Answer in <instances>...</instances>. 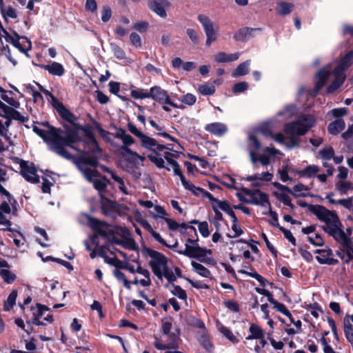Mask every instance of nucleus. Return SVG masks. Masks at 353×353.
I'll return each instance as SVG.
<instances>
[{
  "instance_id": "nucleus-17",
  "label": "nucleus",
  "mask_w": 353,
  "mask_h": 353,
  "mask_svg": "<svg viewBox=\"0 0 353 353\" xmlns=\"http://www.w3.org/2000/svg\"><path fill=\"white\" fill-rule=\"evenodd\" d=\"M150 98L162 105H164L165 101H167V99L170 97L168 92L162 89L160 86L155 85L152 87L150 89Z\"/></svg>"
},
{
  "instance_id": "nucleus-12",
  "label": "nucleus",
  "mask_w": 353,
  "mask_h": 353,
  "mask_svg": "<svg viewBox=\"0 0 353 353\" xmlns=\"http://www.w3.org/2000/svg\"><path fill=\"white\" fill-rule=\"evenodd\" d=\"M331 71L327 70L325 67L320 69L315 75L316 81L314 89L311 91V95L315 97L317 95L319 92L324 87L326 84L328 79L331 75Z\"/></svg>"
},
{
  "instance_id": "nucleus-7",
  "label": "nucleus",
  "mask_w": 353,
  "mask_h": 353,
  "mask_svg": "<svg viewBox=\"0 0 353 353\" xmlns=\"http://www.w3.org/2000/svg\"><path fill=\"white\" fill-rule=\"evenodd\" d=\"M241 190L245 195L250 196L251 199H247L240 193H237L236 196L241 201L262 207L265 206V204L270 206L268 194L262 192L260 189L250 190L246 188H242Z\"/></svg>"
},
{
  "instance_id": "nucleus-53",
  "label": "nucleus",
  "mask_w": 353,
  "mask_h": 353,
  "mask_svg": "<svg viewBox=\"0 0 353 353\" xmlns=\"http://www.w3.org/2000/svg\"><path fill=\"white\" fill-rule=\"evenodd\" d=\"M131 96L136 99H143L150 98V92L145 91L143 89L132 90Z\"/></svg>"
},
{
  "instance_id": "nucleus-18",
  "label": "nucleus",
  "mask_w": 353,
  "mask_h": 353,
  "mask_svg": "<svg viewBox=\"0 0 353 353\" xmlns=\"http://www.w3.org/2000/svg\"><path fill=\"white\" fill-rule=\"evenodd\" d=\"M168 4L169 3L166 0H151L148 1L149 8L163 18L167 16L165 7L168 6Z\"/></svg>"
},
{
  "instance_id": "nucleus-14",
  "label": "nucleus",
  "mask_w": 353,
  "mask_h": 353,
  "mask_svg": "<svg viewBox=\"0 0 353 353\" xmlns=\"http://www.w3.org/2000/svg\"><path fill=\"white\" fill-rule=\"evenodd\" d=\"M101 210L103 214L109 216L112 212H119L121 205L116 201H112L105 195H101Z\"/></svg>"
},
{
  "instance_id": "nucleus-28",
  "label": "nucleus",
  "mask_w": 353,
  "mask_h": 353,
  "mask_svg": "<svg viewBox=\"0 0 353 353\" xmlns=\"http://www.w3.org/2000/svg\"><path fill=\"white\" fill-rule=\"evenodd\" d=\"M141 146L144 148H146L152 152H153L157 156H161V154L155 149L156 145H157V141L156 139L150 137L147 135H144L141 139Z\"/></svg>"
},
{
  "instance_id": "nucleus-30",
  "label": "nucleus",
  "mask_w": 353,
  "mask_h": 353,
  "mask_svg": "<svg viewBox=\"0 0 353 353\" xmlns=\"http://www.w3.org/2000/svg\"><path fill=\"white\" fill-rule=\"evenodd\" d=\"M0 12L3 19L8 22V18L17 19V14L16 10L11 6L6 9L3 0H0Z\"/></svg>"
},
{
  "instance_id": "nucleus-16",
  "label": "nucleus",
  "mask_w": 353,
  "mask_h": 353,
  "mask_svg": "<svg viewBox=\"0 0 353 353\" xmlns=\"http://www.w3.org/2000/svg\"><path fill=\"white\" fill-rule=\"evenodd\" d=\"M353 64V50L349 51L341 59L339 64L334 68L336 73L345 74L343 72Z\"/></svg>"
},
{
  "instance_id": "nucleus-63",
  "label": "nucleus",
  "mask_w": 353,
  "mask_h": 353,
  "mask_svg": "<svg viewBox=\"0 0 353 353\" xmlns=\"http://www.w3.org/2000/svg\"><path fill=\"white\" fill-rule=\"evenodd\" d=\"M83 172L85 174L86 179L90 182L92 183L93 181H94L96 179H94V177L99 176L100 175L98 170L96 169H90V168H86L83 170Z\"/></svg>"
},
{
  "instance_id": "nucleus-31",
  "label": "nucleus",
  "mask_w": 353,
  "mask_h": 353,
  "mask_svg": "<svg viewBox=\"0 0 353 353\" xmlns=\"http://www.w3.org/2000/svg\"><path fill=\"white\" fill-rule=\"evenodd\" d=\"M139 223L141 226L145 230H146L157 241H158L159 243H165V239L162 238L159 233L153 230L152 227L146 219H141Z\"/></svg>"
},
{
  "instance_id": "nucleus-2",
  "label": "nucleus",
  "mask_w": 353,
  "mask_h": 353,
  "mask_svg": "<svg viewBox=\"0 0 353 353\" xmlns=\"http://www.w3.org/2000/svg\"><path fill=\"white\" fill-rule=\"evenodd\" d=\"M315 124L316 119L312 114H303L299 119L286 123L283 128L284 132L291 136L287 144L288 147L289 148L299 147L300 140L294 136L305 135Z\"/></svg>"
},
{
  "instance_id": "nucleus-8",
  "label": "nucleus",
  "mask_w": 353,
  "mask_h": 353,
  "mask_svg": "<svg viewBox=\"0 0 353 353\" xmlns=\"http://www.w3.org/2000/svg\"><path fill=\"white\" fill-rule=\"evenodd\" d=\"M21 175L28 182L37 184L40 182L39 176L37 174V168L34 163H28V161L21 159L19 161Z\"/></svg>"
},
{
  "instance_id": "nucleus-56",
  "label": "nucleus",
  "mask_w": 353,
  "mask_h": 353,
  "mask_svg": "<svg viewBox=\"0 0 353 353\" xmlns=\"http://www.w3.org/2000/svg\"><path fill=\"white\" fill-rule=\"evenodd\" d=\"M319 155L323 160H331L334 158V150L332 147L325 148L319 152Z\"/></svg>"
},
{
  "instance_id": "nucleus-54",
  "label": "nucleus",
  "mask_w": 353,
  "mask_h": 353,
  "mask_svg": "<svg viewBox=\"0 0 353 353\" xmlns=\"http://www.w3.org/2000/svg\"><path fill=\"white\" fill-rule=\"evenodd\" d=\"M172 317L171 316L163 318L161 319V330L164 335L170 334L172 326Z\"/></svg>"
},
{
  "instance_id": "nucleus-48",
  "label": "nucleus",
  "mask_w": 353,
  "mask_h": 353,
  "mask_svg": "<svg viewBox=\"0 0 353 353\" xmlns=\"http://www.w3.org/2000/svg\"><path fill=\"white\" fill-rule=\"evenodd\" d=\"M8 179V176L6 170L0 168V194L5 196H10V192L3 187L1 183L7 181Z\"/></svg>"
},
{
  "instance_id": "nucleus-45",
  "label": "nucleus",
  "mask_w": 353,
  "mask_h": 353,
  "mask_svg": "<svg viewBox=\"0 0 353 353\" xmlns=\"http://www.w3.org/2000/svg\"><path fill=\"white\" fill-rule=\"evenodd\" d=\"M172 166L173 168L174 175L179 176L183 186L186 187L187 185H189L188 181L185 179L184 174H183L179 163L177 161L176 163H173Z\"/></svg>"
},
{
  "instance_id": "nucleus-19",
  "label": "nucleus",
  "mask_w": 353,
  "mask_h": 353,
  "mask_svg": "<svg viewBox=\"0 0 353 353\" xmlns=\"http://www.w3.org/2000/svg\"><path fill=\"white\" fill-rule=\"evenodd\" d=\"M204 130L216 137H222L228 131L227 125L223 123L214 122L206 124Z\"/></svg>"
},
{
  "instance_id": "nucleus-15",
  "label": "nucleus",
  "mask_w": 353,
  "mask_h": 353,
  "mask_svg": "<svg viewBox=\"0 0 353 353\" xmlns=\"http://www.w3.org/2000/svg\"><path fill=\"white\" fill-rule=\"evenodd\" d=\"M110 127L117 130L114 134H112L114 138L121 139L123 142L122 146H130L135 143L134 138L126 133V131L122 128L117 127L114 124H111Z\"/></svg>"
},
{
  "instance_id": "nucleus-52",
  "label": "nucleus",
  "mask_w": 353,
  "mask_h": 353,
  "mask_svg": "<svg viewBox=\"0 0 353 353\" xmlns=\"http://www.w3.org/2000/svg\"><path fill=\"white\" fill-rule=\"evenodd\" d=\"M172 287L173 288V290H171V293L173 295L177 296L181 300L187 299V293L181 286L172 283Z\"/></svg>"
},
{
  "instance_id": "nucleus-27",
  "label": "nucleus",
  "mask_w": 353,
  "mask_h": 353,
  "mask_svg": "<svg viewBox=\"0 0 353 353\" xmlns=\"http://www.w3.org/2000/svg\"><path fill=\"white\" fill-rule=\"evenodd\" d=\"M239 52L226 54L224 52H220L215 54L214 60L216 63H219L232 62L237 60L239 57Z\"/></svg>"
},
{
  "instance_id": "nucleus-44",
  "label": "nucleus",
  "mask_w": 353,
  "mask_h": 353,
  "mask_svg": "<svg viewBox=\"0 0 353 353\" xmlns=\"http://www.w3.org/2000/svg\"><path fill=\"white\" fill-rule=\"evenodd\" d=\"M0 276L2 277L4 282L8 284L12 283L17 279L15 274L6 269L0 270Z\"/></svg>"
},
{
  "instance_id": "nucleus-13",
  "label": "nucleus",
  "mask_w": 353,
  "mask_h": 353,
  "mask_svg": "<svg viewBox=\"0 0 353 353\" xmlns=\"http://www.w3.org/2000/svg\"><path fill=\"white\" fill-rule=\"evenodd\" d=\"M297 204L300 207L307 208L310 212L314 214L316 216V218L321 221L324 220L325 217L330 212V210L327 209L323 205L308 204L306 201L303 200L298 201Z\"/></svg>"
},
{
  "instance_id": "nucleus-23",
  "label": "nucleus",
  "mask_w": 353,
  "mask_h": 353,
  "mask_svg": "<svg viewBox=\"0 0 353 353\" xmlns=\"http://www.w3.org/2000/svg\"><path fill=\"white\" fill-rule=\"evenodd\" d=\"M333 74L334 79L325 90L327 94L334 93L343 84L344 81H345L346 77L345 74L336 73L334 71H333Z\"/></svg>"
},
{
  "instance_id": "nucleus-49",
  "label": "nucleus",
  "mask_w": 353,
  "mask_h": 353,
  "mask_svg": "<svg viewBox=\"0 0 353 353\" xmlns=\"http://www.w3.org/2000/svg\"><path fill=\"white\" fill-rule=\"evenodd\" d=\"M110 48L114 54V56L119 60H123L126 58L125 51L117 44L110 43Z\"/></svg>"
},
{
  "instance_id": "nucleus-61",
  "label": "nucleus",
  "mask_w": 353,
  "mask_h": 353,
  "mask_svg": "<svg viewBox=\"0 0 353 353\" xmlns=\"http://www.w3.org/2000/svg\"><path fill=\"white\" fill-rule=\"evenodd\" d=\"M46 97H49L52 106L57 110L63 103L59 101V99L49 90L45 94Z\"/></svg>"
},
{
  "instance_id": "nucleus-50",
  "label": "nucleus",
  "mask_w": 353,
  "mask_h": 353,
  "mask_svg": "<svg viewBox=\"0 0 353 353\" xmlns=\"http://www.w3.org/2000/svg\"><path fill=\"white\" fill-rule=\"evenodd\" d=\"M219 331L223 335L233 343H239V340L233 334L232 331L224 325L219 327Z\"/></svg>"
},
{
  "instance_id": "nucleus-36",
  "label": "nucleus",
  "mask_w": 353,
  "mask_h": 353,
  "mask_svg": "<svg viewBox=\"0 0 353 353\" xmlns=\"http://www.w3.org/2000/svg\"><path fill=\"white\" fill-rule=\"evenodd\" d=\"M94 128L97 132H99L101 137L107 143H109L110 144H112L113 141L110 137V135H112V133L104 130L100 123L94 121Z\"/></svg>"
},
{
  "instance_id": "nucleus-41",
  "label": "nucleus",
  "mask_w": 353,
  "mask_h": 353,
  "mask_svg": "<svg viewBox=\"0 0 353 353\" xmlns=\"http://www.w3.org/2000/svg\"><path fill=\"white\" fill-rule=\"evenodd\" d=\"M259 173H256L251 176H248L246 177V180L248 181H271L273 177V174L270 173L269 172H263V177H260Z\"/></svg>"
},
{
  "instance_id": "nucleus-25",
  "label": "nucleus",
  "mask_w": 353,
  "mask_h": 353,
  "mask_svg": "<svg viewBox=\"0 0 353 353\" xmlns=\"http://www.w3.org/2000/svg\"><path fill=\"white\" fill-rule=\"evenodd\" d=\"M345 128V121L343 119H339L328 124L327 132L332 135H338Z\"/></svg>"
},
{
  "instance_id": "nucleus-21",
  "label": "nucleus",
  "mask_w": 353,
  "mask_h": 353,
  "mask_svg": "<svg viewBox=\"0 0 353 353\" xmlns=\"http://www.w3.org/2000/svg\"><path fill=\"white\" fill-rule=\"evenodd\" d=\"M82 132H83L85 137L89 139L90 140L91 143L94 145V148L91 149V152L93 154H101V153L102 152V149L99 145V143L94 137L91 126L90 125H83Z\"/></svg>"
},
{
  "instance_id": "nucleus-24",
  "label": "nucleus",
  "mask_w": 353,
  "mask_h": 353,
  "mask_svg": "<svg viewBox=\"0 0 353 353\" xmlns=\"http://www.w3.org/2000/svg\"><path fill=\"white\" fill-rule=\"evenodd\" d=\"M79 163L90 165L94 168L99 166V158L96 156H91L88 152L83 151L82 155L78 159Z\"/></svg>"
},
{
  "instance_id": "nucleus-5",
  "label": "nucleus",
  "mask_w": 353,
  "mask_h": 353,
  "mask_svg": "<svg viewBox=\"0 0 353 353\" xmlns=\"http://www.w3.org/2000/svg\"><path fill=\"white\" fill-rule=\"evenodd\" d=\"M88 222L89 227L95 233L106 238L111 243L118 245L117 241L120 239L116 236L117 230H109L110 225L108 223L92 216L88 217ZM116 228L117 229V227Z\"/></svg>"
},
{
  "instance_id": "nucleus-22",
  "label": "nucleus",
  "mask_w": 353,
  "mask_h": 353,
  "mask_svg": "<svg viewBox=\"0 0 353 353\" xmlns=\"http://www.w3.org/2000/svg\"><path fill=\"white\" fill-rule=\"evenodd\" d=\"M292 172L295 173L299 177L314 178L319 172V167L316 165H308L303 170L292 169Z\"/></svg>"
},
{
  "instance_id": "nucleus-32",
  "label": "nucleus",
  "mask_w": 353,
  "mask_h": 353,
  "mask_svg": "<svg viewBox=\"0 0 353 353\" xmlns=\"http://www.w3.org/2000/svg\"><path fill=\"white\" fill-rule=\"evenodd\" d=\"M261 31V28H242L239 29L233 36V38L236 41H245L248 40V32L250 31Z\"/></svg>"
},
{
  "instance_id": "nucleus-60",
  "label": "nucleus",
  "mask_w": 353,
  "mask_h": 353,
  "mask_svg": "<svg viewBox=\"0 0 353 353\" xmlns=\"http://www.w3.org/2000/svg\"><path fill=\"white\" fill-rule=\"evenodd\" d=\"M273 194L279 201H281L286 206L292 203L291 199L288 194H286V192L281 193L274 192Z\"/></svg>"
},
{
  "instance_id": "nucleus-59",
  "label": "nucleus",
  "mask_w": 353,
  "mask_h": 353,
  "mask_svg": "<svg viewBox=\"0 0 353 353\" xmlns=\"http://www.w3.org/2000/svg\"><path fill=\"white\" fill-rule=\"evenodd\" d=\"M348 110L347 108H339L332 109L330 113L336 119H342L343 117L347 115Z\"/></svg>"
},
{
  "instance_id": "nucleus-9",
  "label": "nucleus",
  "mask_w": 353,
  "mask_h": 353,
  "mask_svg": "<svg viewBox=\"0 0 353 353\" xmlns=\"http://www.w3.org/2000/svg\"><path fill=\"white\" fill-rule=\"evenodd\" d=\"M197 19L202 25L206 35L205 44L210 46L216 39L217 30L214 28L213 23L208 16L200 14L197 16Z\"/></svg>"
},
{
  "instance_id": "nucleus-57",
  "label": "nucleus",
  "mask_w": 353,
  "mask_h": 353,
  "mask_svg": "<svg viewBox=\"0 0 353 353\" xmlns=\"http://www.w3.org/2000/svg\"><path fill=\"white\" fill-rule=\"evenodd\" d=\"M352 183L349 181H339L336 183V190L341 194H346L350 189Z\"/></svg>"
},
{
  "instance_id": "nucleus-39",
  "label": "nucleus",
  "mask_w": 353,
  "mask_h": 353,
  "mask_svg": "<svg viewBox=\"0 0 353 353\" xmlns=\"http://www.w3.org/2000/svg\"><path fill=\"white\" fill-rule=\"evenodd\" d=\"M17 297V291L13 290L10 294L7 300L3 303V310L10 311L13 306L16 304V299Z\"/></svg>"
},
{
  "instance_id": "nucleus-37",
  "label": "nucleus",
  "mask_w": 353,
  "mask_h": 353,
  "mask_svg": "<svg viewBox=\"0 0 353 353\" xmlns=\"http://www.w3.org/2000/svg\"><path fill=\"white\" fill-rule=\"evenodd\" d=\"M273 185L276 188L279 190L281 191L282 192H286L287 193H289L294 196L295 198H297L299 196L302 197H306V196H314L312 194L310 193H301L300 194H297L292 192V190L287 185H283L279 182H274Z\"/></svg>"
},
{
  "instance_id": "nucleus-47",
  "label": "nucleus",
  "mask_w": 353,
  "mask_h": 353,
  "mask_svg": "<svg viewBox=\"0 0 353 353\" xmlns=\"http://www.w3.org/2000/svg\"><path fill=\"white\" fill-rule=\"evenodd\" d=\"M147 157L158 168H165L168 171L170 170V168L165 166L164 160L163 158L161 157V156L148 154Z\"/></svg>"
},
{
  "instance_id": "nucleus-4",
  "label": "nucleus",
  "mask_w": 353,
  "mask_h": 353,
  "mask_svg": "<svg viewBox=\"0 0 353 353\" xmlns=\"http://www.w3.org/2000/svg\"><path fill=\"white\" fill-rule=\"evenodd\" d=\"M322 222H324L325 225L321 226V229L332 236L336 241L341 243L347 236L345 232L341 229L342 223L335 211L330 210Z\"/></svg>"
},
{
  "instance_id": "nucleus-6",
  "label": "nucleus",
  "mask_w": 353,
  "mask_h": 353,
  "mask_svg": "<svg viewBox=\"0 0 353 353\" xmlns=\"http://www.w3.org/2000/svg\"><path fill=\"white\" fill-rule=\"evenodd\" d=\"M77 121H74L73 123H70L71 126L67 124L63 125V132L61 134V140L63 148L68 146L76 150L74 144L82 141L81 138L79 135V132L82 131L83 125H81L77 123Z\"/></svg>"
},
{
  "instance_id": "nucleus-11",
  "label": "nucleus",
  "mask_w": 353,
  "mask_h": 353,
  "mask_svg": "<svg viewBox=\"0 0 353 353\" xmlns=\"http://www.w3.org/2000/svg\"><path fill=\"white\" fill-rule=\"evenodd\" d=\"M264 154L258 155L255 151H250V157L252 164L259 161L263 165H268L270 163V156L280 154V151L274 148L265 147L263 149Z\"/></svg>"
},
{
  "instance_id": "nucleus-10",
  "label": "nucleus",
  "mask_w": 353,
  "mask_h": 353,
  "mask_svg": "<svg viewBox=\"0 0 353 353\" xmlns=\"http://www.w3.org/2000/svg\"><path fill=\"white\" fill-rule=\"evenodd\" d=\"M117 235L120 236L123 239L118 241V245H121L125 249L137 251L139 247L137 245L135 241L131 238V233L130 230L122 226H117Z\"/></svg>"
},
{
  "instance_id": "nucleus-1",
  "label": "nucleus",
  "mask_w": 353,
  "mask_h": 353,
  "mask_svg": "<svg viewBox=\"0 0 353 353\" xmlns=\"http://www.w3.org/2000/svg\"><path fill=\"white\" fill-rule=\"evenodd\" d=\"M143 253L153 259L149 261V265L154 274L161 281L163 276L168 280V283L165 285V288H168L170 283H174L176 281V275L168 267V259L164 254L145 246Z\"/></svg>"
},
{
  "instance_id": "nucleus-34",
  "label": "nucleus",
  "mask_w": 353,
  "mask_h": 353,
  "mask_svg": "<svg viewBox=\"0 0 353 353\" xmlns=\"http://www.w3.org/2000/svg\"><path fill=\"white\" fill-rule=\"evenodd\" d=\"M249 331L250 335L246 337L247 340L257 339L264 338V333L260 326L255 323H251Z\"/></svg>"
},
{
  "instance_id": "nucleus-33",
  "label": "nucleus",
  "mask_w": 353,
  "mask_h": 353,
  "mask_svg": "<svg viewBox=\"0 0 353 353\" xmlns=\"http://www.w3.org/2000/svg\"><path fill=\"white\" fill-rule=\"evenodd\" d=\"M294 7L293 3L281 1L277 3L276 12L281 16H285L291 13Z\"/></svg>"
},
{
  "instance_id": "nucleus-51",
  "label": "nucleus",
  "mask_w": 353,
  "mask_h": 353,
  "mask_svg": "<svg viewBox=\"0 0 353 353\" xmlns=\"http://www.w3.org/2000/svg\"><path fill=\"white\" fill-rule=\"evenodd\" d=\"M344 334L347 341L353 344V325L345 320L344 321Z\"/></svg>"
},
{
  "instance_id": "nucleus-38",
  "label": "nucleus",
  "mask_w": 353,
  "mask_h": 353,
  "mask_svg": "<svg viewBox=\"0 0 353 353\" xmlns=\"http://www.w3.org/2000/svg\"><path fill=\"white\" fill-rule=\"evenodd\" d=\"M249 61L240 63L232 72V76L233 77H238L247 74L249 72Z\"/></svg>"
},
{
  "instance_id": "nucleus-29",
  "label": "nucleus",
  "mask_w": 353,
  "mask_h": 353,
  "mask_svg": "<svg viewBox=\"0 0 353 353\" xmlns=\"http://www.w3.org/2000/svg\"><path fill=\"white\" fill-rule=\"evenodd\" d=\"M110 183V180L105 176H103L102 179H95L92 182L94 188L99 192L100 198L101 195H105L104 192L107 190V185Z\"/></svg>"
},
{
  "instance_id": "nucleus-46",
  "label": "nucleus",
  "mask_w": 353,
  "mask_h": 353,
  "mask_svg": "<svg viewBox=\"0 0 353 353\" xmlns=\"http://www.w3.org/2000/svg\"><path fill=\"white\" fill-rule=\"evenodd\" d=\"M8 116L10 119L18 121L22 123H24L29 120V117L28 116L25 117L22 115L18 110L13 108H12Z\"/></svg>"
},
{
  "instance_id": "nucleus-26",
  "label": "nucleus",
  "mask_w": 353,
  "mask_h": 353,
  "mask_svg": "<svg viewBox=\"0 0 353 353\" xmlns=\"http://www.w3.org/2000/svg\"><path fill=\"white\" fill-rule=\"evenodd\" d=\"M57 112L59 117L68 123H73L74 121L78 120V117L64 105H61V108L57 109Z\"/></svg>"
},
{
  "instance_id": "nucleus-20",
  "label": "nucleus",
  "mask_w": 353,
  "mask_h": 353,
  "mask_svg": "<svg viewBox=\"0 0 353 353\" xmlns=\"http://www.w3.org/2000/svg\"><path fill=\"white\" fill-rule=\"evenodd\" d=\"M40 68L47 70L50 74L53 76L61 77L65 73V68L60 63L52 61L50 64H39L37 65Z\"/></svg>"
},
{
  "instance_id": "nucleus-43",
  "label": "nucleus",
  "mask_w": 353,
  "mask_h": 353,
  "mask_svg": "<svg viewBox=\"0 0 353 353\" xmlns=\"http://www.w3.org/2000/svg\"><path fill=\"white\" fill-rule=\"evenodd\" d=\"M199 92L204 96L212 95L215 93L216 89L212 83H206L200 85L198 88Z\"/></svg>"
},
{
  "instance_id": "nucleus-42",
  "label": "nucleus",
  "mask_w": 353,
  "mask_h": 353,
  "mask_svg": "<svg viewBox=\"0 0 353 353\" xmlns=\"http://www.w3.org/2000/svg\"><path fill=\"white\" fill-rule=\"evenodd\" d=\"M185 250H177L176 252L179 254L184 255L185 256H188L189 258L192 259L196 252V251H199V245H190L188 243H185Z\"/></svg>"
},
{
  "instance_id": "nucleus-55",
  "label": "nucleus",
  "mask_w": 353,
  "mask_h": 353,
  "mask_svg": "<svg viewBox=\"0 0 353 353\" xmlns=\"http://www.w3.org/2000/svg\"><path fill=\"white\" fill-rule=\"evenodd\" d=\"M293 168H289V165H283L282 167V168L281 170H279V174L280 176V179L283 181V182H287L288 181H292V177H290L289 175H288V172H292V170Z\"/></svg>"
},
{
  "instance_id": "nucleus-3",
  "label": "nucleus",
  "mask_w": 353,
  "mask_h": 353,
  "mask_svg": "<svg viewBox=\"0 0 353 353\" xmlns=\"http://www.w3.org/2000/svg\"><path fill=\"white\" fill-rule=\"evenodd\" d=\"M33 132L41 137L44 142L50 143L52 150L61 157L65 159L70 160L72 155L65 148L62 147L61 134L52 133L48 130H43L36 125H33Z\"/></svg>"
},
{
  "instance_id": "nucleus-40",
  "label": "nucleus",
  "mask_w": 353,
  "mask_h": 353,
  "mask_svg": "<svg viewBox=\"0 0 353 353\" xmlns=\"http://www.w3.org/2000/svg\"><path fill=\"white\" fill-rule=\"evenodd\" d=\"M239 272L242 274H246L250 277L254 278L256 280L258 281V282L260 283L261 286L265 287L266 284L268 283V281L262 276L261 274L257 273L255 270L253 272H248L245 270H239Z\"/></svg>"
},
{
  "instance_id": "nucleus-35",
  "label": "nucleus",
  "mask_w": 353,
  "mask_h": 353,
  "mask_svg": "<svg viewBox=\"0 0 353 353\" xmlns=\"http://www.w3.org/2000/svg\"><path fill=\"white\" fill-rule=\"evenodd\" d=\"M191 265L193 268V270L199 275L205 278H212V274L210 271L202 264L199 263L194 261H192Z\"/></svg>"
},
{
  "instance_id": "nucleus-58",
  "label": "nucleus",
  "mask_w": 353,
  "mask_h": 353,
  "mask_svg": "<svg viewBox=\"0 0 353 353\" xmlns=\"http://www.w3.org/2000/svg\"><path fill=\"white\" fill-rule=\"evenodd\" d=\"M248 88L249 85L247 82L241 81L235 83L232 88V91L234 94H239L246 91Z\"/></svg>"
},
{
  "instance_id": "nucleus-64",
  "label": "nucleus",
  "mask_w": 353,
  "mask_h": 353,
  "mask_svg": "<svg viewBox=\"0 0 353 353\" xmlns=\"http://www.w3.org/2000/svg\"><path fill=\"white\" fill-rule=\"evenodd\" d=\"M180 101L186 105H192L196 103V97L191 93H188L182 95L180 98Z\"/></svg>"
},
{
  "instance_id": "nucleus-62",
  "label": "nucleus",
  "mask_w": 353,
  "mask_h": 353,
  "mask_svg": "<svg viewBox=\"0 0 353 353\" xmlns=\"http://www.w3.org/2000/svg\"><path fill=\"white\" fill-rule=\"evenodd\" d=\"M46 97H49L52 106L57 110L63 103L59 101V99L49 90L45 94Z\"/></svg>"
}]
</instances>
